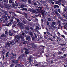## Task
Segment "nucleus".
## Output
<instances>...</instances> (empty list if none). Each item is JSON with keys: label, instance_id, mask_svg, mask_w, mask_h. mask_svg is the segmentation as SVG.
<instances>
[{"label": "nucleus", "instance_id": "7ed1b4c3", "mask_svg": "<svg viewBox=\"0 0 67 67\" xmlns=\"http://www.w3.org/2000/svg\"><path fill=\"white\" fill-rule=\"evenodd\" d=\"M4 6L7 9H11V6L9 4H4Z\"/></svg>", "mask_w": 67, "mask_h": 67}, {"label": "nucleus", "instance_id": "8fccbe9b", "mask_svg": "<svg viewBox=\"0 0 67 67\" xmlns=\"http://www.w3.org/2000/svg\"><path fill=\"white\" fill-rule=\"evenodd\" d=\"M9 2L10 3H12V0H10L9 1Z\"/></svg>", "mask_w": 67, "mask_h": 67}, {"label": "nucleus", "instance_id": "4468645a", "mask_svg": "<svg viewBox=\"0 0 67 67\" xmlns=\"http://www.w3.org/2000/svg\"><path fill=\"white\" fill-rule=\"evenodd\" d=\"M53 7L54 8H59V6L57 5H53Z\"/></svg>", "mask_w": 67, "mask_h": 67}, {"label": "nucleus", "instance_id": "6e6d98bb", "mask_svg": "<svg viewBox=\"0 0 67 67\" xmlns=\"http://www.w3.org/2000/svg\"><path fill=\"white\" fill-rule=\"evenodd\" d=\"M16 6V7H18V3H16V4H15V6Z\"/></svg>", "mask_w": 67, "mask_h": 67}, {"label": "nucleus", "instance_id": "72a5a7b5", "mask_svg": "<svg viewBox=\"0 0 67 67\" xmlns=\"http://www.w3.org/2000/svg\"><path fill=\"white\" fill-rule=\"evenodd\" d=\"M39 46V47H42V48H43V47H45V46H43L42 45H40Z\"/></svg>", "mask_w": 67, "mask_h": 67}, {"label": "nucleus", "instance_id": "6ab92c4d", "mask_svg": "<svg viewBox=\"0 0 67 67\" xmlns=\"http://www.w3.org/2000/svg\"><path fill=\"white\" fill-rule=\"evenodd\" d=\"M48 27L49 28V29H53V27L52 26H51L50 25H48Z\"/></svg>", "mask_w": 67, "mask_h": 67}, {"label": "nucleus", "instance_id": "f704fd0d", "mask_svg": "<svg viewBox=\"0 0 67 67\" xmlns=\"http://www.w3.org/2000/svg\"><path fill=\"white\" fill-rule=\"evenodd\" d=\"M25 29H27V30H29V27L28 26H26V27Z\"/></svg>", "mask_w": 67, "mask_h": 67}, {"label": "nucleus", "instance_id": "9b49d317", "mask_svg": "<svg viewBox=\"0 0 67 67\" xmlns=\"http://www.w3.org/2000/svg\"><path fill=\"white\" fill-rule=\"evenodd\" d=\"M13 63H15V64H17V63H19V61L18 60H13L12 61Z\"/></svg>", "mask_w": 67, "mask_h": 67}, {"label": "nucleus", "instance_id": "4c0bfd02", "mask_svg": "<svg viewBox=\"0 0 67 67\" xmlns=\"http://www.w3.org/2000/svg\"><path fill=\"white\" fill-rule=\"evenodd\" d=\"M9 34L10 36H12V33H11V31L9 32Z\"/></svg>", "mask_w": 67, "mask_h": 67}, {"label": "nucleus", "instance_id": "5fc2aeb1", "mask_svg": "<svg viewBox=\"0 0 67 67\" xmlns=\"http://www.w3.org/2000/svg\"><path fill=\"white\" fill-rule=\"evenodd\" d=\"M48 2L49 3H51V2H52V0H48Z\"/></svg>", "mask_w": 67, "mask_h": 67}, {"label": "nucleus", "instance_id": "473e14b6", "mask_svg": "<svg viewBox=\"0 0 67 67\" xmlns=\"http://www.w3.org/2000/svg\"><path fill=\"white\" fill-rule=\"evenodd\" d=\"M38 8L39 9H39V10H41L42 9V7L41 6H39L38 7Z\"/></svg>", "mask_w": 67, "mask_h": 67}, {"label": "nucleus", "instance_id": "f257e3e1", "mask_svg": "<svg viewBox=\"0 0 67 67\" xmlns=\"http://www.w3.org/2000/svg\"><path fill=\"white\" fill-rule=\"evenodd\" d=\"M15 38L14 39V40L15 42H18L20 40V38H21V39H23L24 38V36L20 35V36L16 35L15 36Z\"/></svg>", "mask_w": 67, "mask_h": 67}, {"label": "nucleus", "instance_id": "c9c22d12", "mask_svg": "<svg viewBox=\"0 0 67 67\" xmlns=\"http://www.w3.org/2000/svg\"><path fill=\"white\" fill-rule=\"evenodd\" d=\"M61 36L62 37H63V38H66L65 36L63 35H62Z\"/></svg>", "mask_w": 67, "mask_h": 67}, {"label": "nucleus", "instance_id": "a878e982", "mask_svg": "<svg viewBox=\"0 0 67 67\" xmlns=\"http://www.w3.org/2000/svg\"><path fill=\"white\" fill-rule=\"evenodd\" d=\"M28 2L30 4H31V3H32V2L31 1V0H28Z\"/></svg>", "mask_w": 67, "mask_h": 67}, {"label": "nucleus", "instance_id": "3c124183", "mask_svg": "<svg viewBox=\"0 0 67 67\" xmlns=\"http://www.w3.org/2000/svg\"><path fill=\"white\" fill-rule=\"evenodd\" d=\"M15 18V17L14 16H12V19H14Z\"/></svg>", "mask_w": 67, "mask_h": 67}, {"label": "nucleus", "instance_id": "79ce46f5", "mask_svg": "<svg viewBox=\"0 0 67 67\" xmlns=\"http://www.w3.org/2000/svg\"><path fill=\"white\" fill-rule=\"evenodd\" d=\"M12 55H13V57H13V56H16V55L14 54V53H12Z\"/></svg>", "mask_w": 67, "mask_h": 67}, {"label": "nucleus", "instance_id": "680f3d73", "mask_svg": "<svg viewBox=\"0 0 67 67\" xmlns=\"http://www.w3.org/2000/svg\"><path fill=\"white\" fill-rule=\"evenodd\" d=\"M12 43H13L14 44V43H15L14 41V40H13L12 41Z\"/></svg>", "mask_w": 67, "mask_h": 67}, {"label": "nucleus", "instance_id": "864d4df0", "mask_svg": "<svg viewBox=\"0 0 67 67\" xmlns=\"http://www.w3.org/2000/svg\"><path fill=\"white\" fill-rule=\"evenodd\" d=\"M24 50H25V51H28V49L26 48H25L24 49Z\"/></svg>", "mask_w": 67, "mask_h": 67}, {"label": "nucleus", "instance_id": "052dcab7", "mask_svg": "<svg viewBox=\"0 0 67 67\" xmlns=\"http://www.w3.org/2000/svg\"><path fill=\"white\" fill-rule=\"evenodd\" d=\"M1 53L2 55H4V52L3 51H1Z\"/></svg>", "mask_w": 67, "mask_h": 67}, {"label": "nucleus", "instance_id": "f3484780", "mask_svg": "<svg viewBox=\"0 0 67 67\" xmlns=\"http://www.w3.org/2000/svg\"><path fill=\"white\" fill-rule=\"evenodd\" d=\"M2 18L3 19H7V17L5 15H3V16L2 17Z\"/></svg>", "mask_w": 67, "mask_h": 67}, {"label": "nucleus", "instance_id": "58836bf2", "mask_svg": "<svg viewBox=\"0 0 67 67\" xmlns=\"http://www.w3.org/2000/svg\"><path fill=\"white\" fill-rule=\"evenodd\" d=\"M24 5L22 4L21 5V8H24Z\"/></svg>", "mask_w": 67, "mask_h": 67}, {"label": "nucleus", "instance_id": "ea45409f", "mask_svg": "<svg viewBox=\"0 0 67 67\" xmlns=\"http://www.w3.org/2000/svg\"><path fill=\"white\" fill-rule=\"evenodd\" d=\"M10 22H13V19L12 18L10 19Z\"/></svg>", "mask_w": 67, "mask_h": 67}, {"label": "nucleus", "instance_id": "13d9d810", "mask_svg": "<svg viewBox=\"0 0 67 67\" xmlns=\"http://www.w3.org/2000/svg\"><path fill=\"white\" fill-rule=\"evenodd\" d=\"M34 5H37V4H36V2H35L34 4Z\"/></svg>", "mask_w": 67, "mask_h": 67}, {"label": "nucleus", "instance_id": "e2e57ef3", "mask_svg": "<svg viewBox=\"0 0 67 67\" xmlns=\"http://www.w3.org/2000/svg\"><path fill=\"white\" fill-rule=\"evenodd\" d=\"M30 29L32 30V31H33L34 30L33 28L32 27H30Z\"/></svg>", "mask_w": 67, "mask_h": 67}, {"label": "nucleus", "instance_id": "6e6552de", "mask_svg": "<svg viewBox=\"0 0 67 67\" xmlns=\"http://www.w3.org/2000/svg\"><path fill=\"white\" fill-rule=\"evenodd\" d=\"M25 37H26V41H27V40H29V39H30V36H27L26 35H25Z\"/></svg>", "mask_w": 67, "mask_h": 67}, {"label": "nucleus", "instance_id": "9d476101", "mask_svg": "<svg viewBox=\"0 0 67 67\" xmlns=\"http://www.w3.org/2000/svg\"><path fill=\"white\" fill-rule=\"evenodd\" d=\"M23 14H24V16L25 18H27L28 16L27 15V14L25 12H24L23 13Z\"/></svg>", "mask_w": 67, "mask_h": 67}, {"label": "nucleus", "instance_id": "ddd939ff", "mask_svg": "<svg viewBox=\"0 0 67 67\" xmlns=\"http://www.w3.org/2000/svg\"><path fill=\"white\" fill-rule=\"evenodd\" d=\"M40 35H38L39 38L40 39H42V35H41V34H39Z\"/></svg>", "mask_w": 67, "mask_h": 67}, {"label": "nucleus", "instance_id": "338daca9", "mask_svg": "<svg viewBox=\"0 0 67 67\" xmlns=\"http://www.w3.org/2000/svg\"><path fill=\"white\" fill-rule=\"evenodd\" d=\"M16 66H20V64L17 63L16 64Z\"/></svg>", "mask_w": 67, "mask_h": 67}, {"label": "nucleus", "instance_id": "dca6fc26", "mask_svg": "<svg viewBox=\"0 0 67 67\" xmlns=\"http://www.w3.org/2000/svg\"><path fill=\"white\" fill-rule=\"evenodd\" d=\"M12 7H13V8H14L15 7V4H14V2H12Z\"/></svg>", "mask_w": 67, "mask_h": 67}, {"label": "nucleus", "instance_id": "cd10ccee", "mask_svg": "<svg viewBox=\"0 0 67 67\" xmlns=\"http://www.w3.org/2000/svg\"><path fill=\"white\" fill-rule=\"evenodd\" d=\"M29 53V52H28V51H26L25 52V54H27V55Z\"/></svg>", "mask_w": 67, "mask_h": 67}, {"label": "nucleus", "instance_id": "bf43d9fd", "mask_svg": "<svg viewBox=\"0 0 67 67\" xmlns=\"http://www.w3.org/2000/svg\"><path fill=\"white\" fill-rule=\"evenodd\" d=\"M8 15H8V16H7V17H8V18L9 19H10V16Z\"/></svg>", "mask_w": 67, "mask_h": 67}, {"label": "nucleus", "instance_id": "f8f14e48", "mask_svg": "<svg viewBox=\"0 0 67 67\" xmlns=\"http://www.w3.org/2000/svg\"><path fill=\"white\" fill-rule=\"evenodd\" d=\"M30 11L31 12H32V13H35V12H36V10H34L32 9H30Z\"/></svg>", "mask_w": 67, "mask_h": 67}, {"label": "nucleus", "instance_id": "c85d7f7f", "mask_svg": "<svg viewBox=\"0 0 67 67\" xmlns=\"http://www.w3.org/2000/svg\"><path fill=\"white\" fill-rule=\"evenodd\" d=\"M57 42H60L61 41V39H60L59 38H58V40H57Z\"/></svg>", "mask_w": 67, "mask_h": 67}, {"label": "nucleus", "instance_id": "603ef678", "mask_svg": "<svg viewBox=\"0 0 67 67\" xmlns=\"http://www.w3.org/2000/svg\"><path fill=\"white\" fill-rule=\"evenodd\" d=\"M46 33L47 34H48V35H49V34H50V33L47 31L46 32Z\"/></svg>", "mask_w": 67, "mask_h": 67}, {"label": "nucleus", "instance_id": "393cba45", "mask_svg": "<svg viewBox=\"0 0 67 67\" xmlns=\"http://www.w3.org/2000/svg\"><path fill=\"white\" fill-rule=\"evenodd\" d=\"M12 13L13 14H14V16H17V15L16 14H15V13L14 12H12Z\"/></svg>", "mask_w": 67, "mask_h": 67}, {"label": "nucleus", "instance_id": "2eb2a0df", "mask_svg": "<svg viewBox=\"0 0 67 67\" xmlns=\"http://www.w3.org/2000/svg\"><path fill=\"white\" fill-rule=\"evenodd\" d=\"M2 37H6V35L5 34H2L1 35Z\"/></svg>", "mask_w": 67, "mask_h": 67}, {"label": "nucleus", "instance_id": "2f4dec72", "mask_svg": "<svg viewBox=\"0 0 67 67\" xmlns=\"http://www.w3.org/2000/svg\"><path fill=\"white\" fill-rule=\"evenodd\" d=\"M58 25L59 27H61V29H62V27H63V26H61V25H60V24H59V25Z\"/></svg>", "mask_w": 67, "mask_h": 67}, {"label": "nucleus", "instance_id": "37998d69", "mask_svg": "<svg viewBox=\"0 0 67 67\" xmlns=\"http://www.w3.org/2000/svg\"><path fill=\"white\" fill-rule=\"evenodd\" d=\"M34 35H35V38H37V35H36V34H35V33H34Z\"/></svg>", "mask_w": 67, "mask_h": 67}, {"label": "nucleus", "instance_id": "b1692460", "mask_svg": "<svg viewBox=\"0 0 67 67\" xmlns=\"http://www.w3.org/2000/svg\"><path fill=\"white\" fill-rule=\"evenodd\" d=\"M48 35H44V37L45 38H48Z\"/></svg>", "mask_w": 67, "mask_h": 67}, {"label": "nucleus", "instance_id": "1a4fd4ad", "mask_svg": "<svg viewBox=\"0 0 67 67\" xmlns=\"http://www.w3.org/2000/svg\"><path fill=\"white\" fill-rule=\"evenodd\" d=\"M28 34L31 37H33V33H32V32L30 31L28 32Z\"/></svg>", "mask_w": 67, "mask_h": 67}, {"label": "nucleus", "instance_id": "7c9ffc66", "mask_svg": "<svg viewBox=\"0 0 67 67\" xmlns=\"http://www.w3.org/2000/svg\"><path fill=\"white\" fill-rule=\"evenodd\" d=\"M36 38L34 36H33L32 38V41H34L35 40V39Z\"/></svg>", "mask_w": 67, "mask_h": 67}, {"label": "nucleus", "instance_id": "a19ab883", "mask_svg": "<svg viewBox=\"0 0 67 67\" xmlns=\"http://www.w3.org/2000/svg\"><path fill=\"white\" fill-rule=\"evenodd\" d=\"M7 45H8V46H9V47L10 46V43H9V42H8L7 43Z\"/></svg>", "mask_w": 67, "mask_h": 67}, {"label": "nucleus", "instance_id": "09e8293b", "mask_svg": "<svg viewBox=\"0 0 67 67\" xmlns=\"http://www.w3.org/2000/svg\"><path fill=\"white\" fill-rule=\"evenodd\" d=\"M42 12H43V13H45V10H42L41 11V13H42Z\"/></svg>", "mask_w": 67, "mask_h": 67}, {"label": "nucleus", "instance_id": "0eeeda50", "mask_svg": "<svg viewBox=\"0 0 67 67\" xmlns=\"http://www.w3.org/2000/svg\"><path fill=\"white\" fill-rule=\"evenodd\" d=\"M18 25L20 26L21 27H22L23 26V25H22V23H21L20 22H19L17 24Z\"/></svg>", "mask_w": 67, "mask_h": 67}, {"label": "nucleus", "instance_id": "69168bd1", "mask_svg": "<svg viewBox=\"0 0 67 67\" xmlns=\"http://www.w3.org/2000/svg\"><path fill=\"white\" fill-rule=\"evenodd\" d=\"M36 29H39V27L38 26H37L36 27Z\"/></svg>", "mask_w": 67, "mask_h": 67}, {"label": "nucleus", "instance_id": "a18cd8bd", "mask_svg": "<svg viewBox=\"0 0 67 67\" xmlns=\"http://www.w3.org/2000/svg\"><path fill=\"white\" fill-rule=\"evenodd\" d=\"M16 26V25L15 24H14L13 26H12V27H14Z\"/></svg>", "mask_w": 67, "mask_h": 67}, {"label": "nucleus", "instance_id": "4d7b16f0", "mask_svg": "<svg viewBox=\"0 0 67 67\" xmlns=\"http://www.w3.org/2000/svg\"><path fill=\"white\" fill-rule=\"evenodd\" d=\"M62 24L63 25H64V26L66 25V24L65 23H63Z\"/></svg>", "mask_w": 67, "mask_h": 67}, {"label": "nucleus", "instance_id": "f03ea898", "mask_svg": "<svg viewBox=\"0 0 67 67\" xmlns=\"http://www.w3.org/2000/svg\"><path fill=\"white\" fill-rule=\"evenodd\" d=\"M3 23H5V24L6 26H11V24H12V23H11V22L9 23H8V24H7V23H8V21H3Z\"/></svg>", "mask_w": 67, "mask_h": 67}, {"label": "nucleus", "instance_id": "de8ad7c7", "mask_svg": "<svg viewBox=\"0 0 67 67\" xmlns=\"http://www.w3.org/2000/svg\"><path fill=\"white\" fill-rule=\"evenodd\" d=\"M62 15L63 17H64V18H65V16H65V15H64V13H62Z\"/></svg>", "mask_w": 67, "mask_h": 67}, {"label": "nucleus", "instance_id": "39448f33", "mask_svg": "<svg viewBox=\"0 0 67 67\" xmlns=\"http://www.w3.org/2000/svg\"><path fill=\"white\" fill-rule=\"evenodd\" d=\"M31 46L32 48H34V49H36L37 47V46L34 43H32L31 44Z\"/></svg>", "mask_w": 67, "mask_h": 67}, {"label": "nucleus", "instance_id": "c756f323", "mask_svg": "<svg viewBox=\"0 0 67 67\" xmlns=\"http://www.w3.org/2000/svg\"><path fill=\"white\" fill-rule=\"evenodd\" d=\"M58 54H59V55H62V52L60 51H58Z\"/></svg>", "mask_w": 67, "mask_h": 67}, {"label": "nucleus", "instance_id": "423d86ee", "mask_svg": "<svg viewBox=\"0 0 67 67\" xmlns=\"http://www.w3.org/2000/svg\"><path fill=\"white\" fill-rule=\"evenodd\" d=\"M18 60H19L20 61H22L23 60V58H22V56H19L18 58Z\"/></svg>", "mask_w": 67, "mask_h": 67}, {"label": "nucleus", "instance_id": "49530a36", "mask_svg": "<svg viewBox=\"0 0 67 67\" xmlns=\"http://www.w3.org/2000/svg\"><path fill=\"white\" fill-rule=\"evenodd\" d=\"M5 15H7V16L8 15H9V14H7V13H5Z\"/></svg>", "mask_w": 67, "mask_h": 67}, {"label": "nucleus", "instance_id": "c03bdc74", "mask_svg": "<svg viewBox=\"0 0 67 67\" xmlns=\"http://www.w3.org/2000/svg\"><path fill=\"white\" fill-rule=\"evenodd\" d=\"M40 16V14H39L38 15H35V16L36 17H37L38 16Z\"/></svg>", "mask_w": 67, "mask_h": 67}, {"label": "nucleus", "instance_id": "a211bd4d", "mask_svg": "<svg viewBox=\"0 0 67 67\" xmlns=\"http://www.w3.org/2000/svg\"><path fill=\"white\" fill-rule=\"evenodd\" d=\"M32 59V57H29V62H32V60L31 59Z\"/></svg>", "mask_w": 67, "mask_h": 67}, {"label": "nucleus", "instance_id": "aec40b11", "mask_svg": "<svg viewBox=\"0 0 67 67\" xmlns=\"http://www.w3.org/2000/svg\"><path fill=\"white\" fill-rule=\"evenodd\" d=\"M9 53L10 52L9 51H8L7 52L6 54V57H8V54H9Z\"/></svg>", "mask_w": 67, "mask_h": 67}, {"label": "nucleus", "instance_id": "20e7f679", "mask_svg": "<svg viewBox=\"0 0 67 67\" xmlns=\"http://www.w3.org/2000/svg\"><path fill=\"white\" fill-rule=\"evenodd\" d=\"M52 24H51V26H52V27H53V29H55V26H54V25H56V23H55V22L54 21H53L52 22Z\"/></svg>", "mask_w": 67, "mask_h": 67}, {"label": "nucleus", "instance_id": "412c9836", "mask_svg": "<svg viewBox=\"0 0 67 67\" xmlns=\"http://www.w3.org/2000/svg\"><path fill=\"white\" fill-rule=\"evenodd\" d=\"M4 20V18H2H2H0V22H2V21H3Z\"/></svg>", "mask_w": 67, "mask_h": 67}, {"label": "nucleus", "instance_id": "0e129e2a", "mask_svg": "<svg viewBox=\"0 0 67 67\" xmlns=\"http://www.w3.org/2000/svg\"><path fill=\"white\" fill-rule=\"evenodd\" d=\"M61 46H64V45H65V44L64 43H63L62 44H61Z\"/></svg>", "mask_w": 67, "mask_h": 67}, {"label": "nucleus", "instance_id": "774afa93", "mask_svg": "<svg viewBox=\"0 0 67 67\" xmlns=\"http://www.w3.org/2000/svg\"><path fill=\"white\" fill-rule=\"evenodd\" d=\"M48 21H51V18H48Z\"/></svg>", "mask_w": 67, "mask_h": 67}, {"label": "nucleus", "instance_id": "e433bc0d", "mask_svg": "<svg viewBox=\"0 0 67 67\" xmlns=\"http://www.w3.org/2000/svg\"><path fill=\"white\" fill-rule=\"evenodd\" d=\"M41 13L42 14L43 17H44V12H41Z\"/></svg>", "mask_w": 67, "mask_h": 67}, {"label": "nucleus", "instance_id": "5701e85b", "mask_svg": "<svg viewBox=\"0 0 67 67\" xmlns=\"http://www.w3.org/2000/svg\"><path fill=\"white\" fill-rule=\"evenodd\" d=\"M3 1L4 2H5V3H8V2H9L8 0H3Z\"/></svg>", "mask_w": 67, "mask_h": 67}, {"label": "nucleus", "instance_id": "4be33fe9", "mask_svg": "<svg viewBox=\"0 0 67 67\" xmlns=\"http://www.w3.org/2000/svg\"><path fill=\"white\" fill-rule=\"evenodd\" d=\"M22 22L23 24H26V21H25L24 20H23L22 21Z\"/></svg>", "mask_w": 67, "mask_h": 67}, {"label": "nucleus", "instance_id": "bb28decb", "mask_svg": "<svg viewBox=\"0 0 67 67\" xmlns=\"http://www.w3.org/2000/svg\"><path fill=\"white\" fill-rule=\"evenodd\" d=\"M49 39L51 41H52V42H54V40L51 38H49Z\"/></svg>", "mask_w": 67, "mask_h": 67}]
</instances>
